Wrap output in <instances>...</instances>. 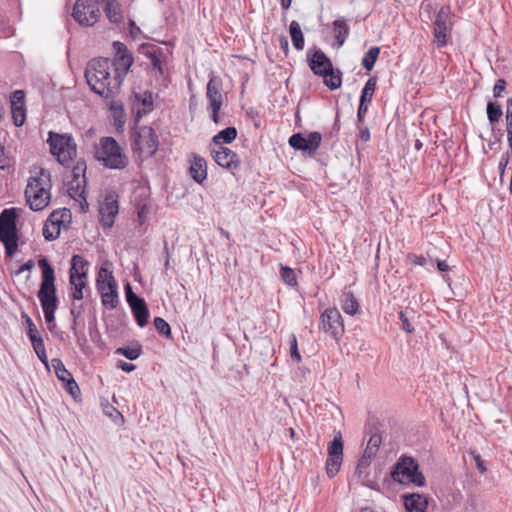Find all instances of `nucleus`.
<instances>
[{
  "mask_svg": "<svg viewBox=\"0 0 512 512\" xmlns=\"http://www.w3.org/2000/svg\"><path fill=\"white\" fill-rule=\"evenodd\" d=\"M141 351V346L120 347L116 350V354L123 355L129 360H136L141 355Z\"/></svg>",
  "mask_w": 512,
  "mask_h": 512,
  "instance_id": "38",
  "label": "nucleus"
},
{
  "mask_svg": "<svg viewBox=\"0 0 512 512\" xmlns=\"http://www.w3.org/2000/svg\"><path fill=\"white\" fill-rule=\"evenodd\" d=\"M36 355L41 360V362L43 364H45V366H48V358H47V355H46V350L42 351L41 353L39 352V354H36Z\"/></svg>",
  "mask_w": 512,
  "mask_h": 512,
  "instance_id": "63",
  "label": "nucleus"
},
{
  "mask_svg": "<svg viewBox=\"0 0 512 512\" xmlns=\"http://www.w3.org/2000/svg\"><path fill=\"white\" fill-rule=\"evenodd\" d=\"M141 101L143 109L138 111V114L143 112L144 114L150 112L153 109V96L150 92H144L141 95L136 96Z\"/></svg>",
  "mask_w": 512,
  "mask_h": 512,
  "instance_id": "40",
  "label": "nucleus"
},
{
  "mask_svg": "<svg viewBox=\"0 0 512 512\" xmlns=\"http://www.w3.org/2000/svg\"><path fill=\"white\" fill-rule=\"evenodd\" d=\"M60 235V229L52 225L50 221H46L43 227V236L47 241H53Z\"/></svg>",
  "mask_w": 512,
  "mask_h": 512,
  "instance_id": "39",
  "label": "nucleus"
},
{
  "mask_svg": "<svg viewBox=\"0 0 512 512\" xmlns=\"http://www.w3.org/2000/svg\"><path fill=\"white\" fill-rule=\"evenodd\" d=\"M322 136L319 132H311L307 137L302 134L296 133L289 138V144L296 150L308 152L313 155L321 144Z\"/></svg>",
  "mask_w": 512,
  "mask_h": 512,
  "instance_id": "16",
  "label": "nucleus"
},
{
  "mask_svg": "<svg viewBox=\"0 0 512 512\" xmlns=\"http://www.w3.org/2000/svg\"><path fill=\"white\" fill-rule=\"evenodd\" d=\"M474 460H475L476 467L479 470V472L484 473L486 471V468L484 466V463H483L480 455L479 454L474 455Z\"/></svg>",
  "mask_w": 512,
  "mask_h": 512,
  "instance_id": "59",
  "label": "nucleus"
},
{
  "mask_svg": "<svg viewBox=\"0 0 512 512\" xmlns=\"http://www.w3.org/2000/svg\"><path fill=\"white\" fill-rule=\"evenodd\" d=\"M16 211L4 209L0 214V241L5 246L7 256L11 257L18 247Z\"/></svg>",
  "mask_w": 512,
  "mask_h": 512,
  "instance_id": "6",
  "label": "nucleus"
},
{
  "mask_svg": "<svg viewBox=\"0 0 512 512\" xmlns=\"http://www.w3.org/2000/svg\"><path fill=\"white\" fill-rule=\"evenodd\" d=\"M85 77L91 90L103 98H114L120 91L122 81L114 73L108 58L91 60L85 70Z\"/></svg>",
  "mask_w": 512,
  "mask_h": 512,
  "instance_id": "1",
  "label": "nucleus"
},
{
  "mask_svg": "<svg viewBox=\"0 0 512 512\" xmlns=\"http://www.w3.org/2000/svg\"><path fill=\"white\" fill-rule=\"evenodd\" d=\"M24 98L25 94L22 90L14 91L11 96V113L13 122L17 127L22 126L26 120Z\"/></svg>",
  "mask_w": 512,
  "mask_h": 512,
  "instance_id": "19",
  "label": "nucleus"
},
{
  "mask_svg": "<svg viewBox=\"0 0 512 512\" xmlns=\"http://www.w3.org/2000/svg\"><path fill=\"white\" fill-rule=\"evenodd\" d=\"M380 54V48L377 46L371 47L364 55L362 59V65L367 71H371L375 65V62Z\"/></svg>",
  "mask_w": 512,
  "mask_h": 512,
  "instance_id": "33",
  "label": "nucleus"
},
{
  "mask_svg": "<svg viewBox=\"0 0 512 512\" xmlns=\"http://www.w3.org/2000/svg\"><path fill=\"white\" fill-rule=\"evenodd\" d=\"M349 32H350L349 25L347 24V22L344 18L336 19L333 22V33H334V37L337 41L338 47H341L345 43V41L349 35Z\"/></svg>",
  "mask_w": 512,
  "mask_h": 512,
  "instance_id": "28",
  "label": "nucleus"
},
{
  "mask_svg": "<svg viewBox=\"0 0 512 512\" xmlns=\"http://www.w3.org/2000/svg\"><path fill=\"white\" fill-rule=\"evenodd\" d=\"M413 263L423 266L426 263V259L423 256H413Z\"/></svg>",
  "mask_w": 512,
  "mask_h": 512,
  "instance_id": "62",
  "label": "nucleus"
},
{
  "mask_svg": "<svg viewBox=\"0 0 512 512\" xmlns=\"http://www.w3.org/2000/svg\"><path fill=\"white\" fill-rule=\"evenodd\" d=\"M94 157L109 169L122 170L129 164V159L113 137H102L95 145Z\"/></svg>",
  "mask_w": 512,
  "mask_h": 512,
  "instance_id": "3",
  "label": "nucleus"
},
{
  "mask_svg": "<svg viewBox=\"0 0 512 512\" xmlns=\"http://www.w3.org/2000/svg\"><path fill=\"white\" fill-rule=\"evenodd\" d=\"M502 116V108L499 104L488 102L487 104V117L491 124L500 120Z\"/></svg>",
  "mask_w": 512,
  "mask_h": 512,
  "instance_id": "37",
  "label": "nucleus"
},
{
  "mask_svg": "<svg viewBox=\"0 0 512 512\" xmlns=\"http://www.w3.org/2000/svg\"><path fill=\"white\" fill-rule=\"evenodd\" d=\"M289 33L296 50H302L304 48V36L297 21H292L289 25Z\"/></svg>",
  "mask_w": 512,
  "mask_h": 512,
  "instance_id": "30",
  "label": "nucleus"
},
{
  "mask_svg": "<svg viewBox=\"0 0 512 512\" xmlns=\"http://www.w3.org/2000/svg\"><path fill=\"white\" fill-rule=\"evenodd\" d=\"M38 265L42 269V282L38 291V298L44 312L45 320L51 323L55 320V311L58 302L56 287L54 285V269L46 258H41L38 261Z\"/></svg>",
  "mask_w": 512,
  "mask_h": 512,
  "instance_id": "2",
  "label": "nucleus"
},
{
  "mask_svg": "<svg viewBox=\"0 0 512 512\" xmlns=\"http://www.w3.org/2000/svg\"><path fill=\"white\" fill-rule=\"evenodd\" d=\"M321 76L324 77V83L325 85L330 88L331 90H335L341 86L342 80H341V73L340 71H337V73H334L333 66L331 67V70L327 73H323Z\"/></svg>",
  "mask_w": 512,
  "mask_h": 512,
  "instance_id": "34",
  "label": "nucleus"
},
{
  "mask_svg": "<svg viewBox=\"0 0 512 512\" xmlns=\"http://www.w3.org/2000/svg\"><path fill=\"white\" fill-rule=\"evenodd\" d=\"M343 461V442L341 434L334 437L328 446V458L326 460V472L330 478H333L340 469Z\"/></svg>",
  "mask_w": 512,
  "mask_h": 512,
  "instance_id": "14",
  "label": "nucleus"
},
{
  "mask_svg": "<svg viewBox=\"0 0 512 512\" xmlns=\"http://www.w3.org/2000/svg\"><path fill=\"white\" fill-rule=\"evenodd\" d=\"M399 319L402 324V329L406 331L407 333H411L413 331V327L411 326L408 315L406 311H400L399 312Z\"/></svg>",
  "mask_w": 512,
  "mask_h": 512,
  "instance_id": "48",
  "label": "nucleus"
},
{
  "mask_svg": "<svg viewBox=\"0 0 512 512\" xmlns=\"http://www.w3.org/2000/svg\"><path fill=\"white\" fill-rule=\"evenodd\" d=\"M221 81L216 77H211L207 84L206 96L209 101V107H221L223 96L221 94Z\"/></svg>",
  "mask_w": 512,
  "mask_h": 512,
  "instance_id": "21",
  "label": "nucleus"
},
{
  "mask_svg": "<svg viewBox=\"0 0 512 512\" xmlns=\"http://www.w3.org/2000/svg\"><path fill=\"white\" fill-rule=\"evenodd\" d=\"M9 166H10V160L5 155V148H4V146L0 143V169H5V168H7Z\"/></svg>",
  "mask_w": 512,
  "mask_h": 512,
  "instance_id": "52",
  "label": "nucleus"
},
{
  "mask_svg": "<svg viewBox=\"0 0 512 512\" xmlns=\"http://www.w3.org/2000/svg\"><path fill=\"white\" fill-rule=\"evenodd\" d=\"M290 356L294 361L298 363L301 361V355L298 350L297 338L294 334L290 336Z\"/></svg>",
  "mask_w": 512,
  "mask_h": 512,
  "instance_id": "45",
  "label": "nucleus"
},
{
  "mask_svg": "<svg viewBox=\"0 0 512 512\" xmlns=\"http://www.w3.org/2000/svg\"><path fill=\"white\" fill-rule=\"evenodd\" d=\"M23 318H25V322L27 324V334L29 339L33 340L34 338L39 337L40 335L32 319L27 314H23Z\"/></svg>",
  "mask_w": 512,
  "mask_h": 512,
  "instance_id": "46",
  "label": "nucleus"
},
{
  "mask_svg": "<svg viewBox=\"0 0 512 512\" xmlns=\"http://www.w3.org/2000/svg\"><path fill=\"white\" fill-rule=\"evenodd\" d=\"M506 81L504 79H498L493 87V95L496 98L502 96V93L505 91Z\"/></svg>",
  "mask_w": 512,
  "mask_h": 512,
  "instance_id": "49",
  "label": "nucleus"
},
{
  "mask_svg": "<svg viewBox=\"0 0 512 512\" xmlns=\"http://www.w3.org/2000/svg\"><path fill=\"white\" fill-rule=\"evenodd\" d=\"M437 267L442 272L449 270V265L446 263V261H438Z\"/></svg>",
  "mask_w": 512,
  "mask_h": 512,
  "instance_id": "64",
  "label": "nucleus"
},
{
  "mask_svg": "<svg viewBox=\"0 0 512 512\" xmlns=\"http://www.w3.org/2000/svg\"><path fill=\"white\" fill-rule=\"evenodd\" d=\"M506 119L507 129H512V99H508L507 101Z\"/></svg>",
  "mask_w": 512,
  "mask_h": 512,
  "instance_id": "54",
  "label": "nucleus"
},
{
  "mask_svg": "<svg viewBox=\"0 0 512 512\" xmlns=\"http://www.w3.org/2000/svg\"><path fill=\"white\" fill-rule=\"evenodd\" d=\"M117 366L123 370L124 372H132L134 369H135V365L132 364V363H128V362H124V361H119Z\"/></svg>",
  "mask_w": 512,
  "mask_h": 512,
  "instance_id": "56",
  "label": "nucleus"
},
{
  "mask_svg": "<svg viewBox=\"0 0 512 512\" xmlns=\"http://www.w3.org/2000/svg\"><path fill=\"white\" fill-rule=\"evenodd\" d=\"M115 57L111 63L113 64L114 73L122 81L132 66L134 59L125 44L116 41L113 43Z\"/></svg>",
  "mask_w": 512,
  "mask_h": 512,
  "instance_id": "13",
  "label": "nucleus"
},
{
  "mask_svg": "<svg viewBox=\"0 0 512 512\" xmlns=\"http://www.w3.org/2000/svg\"><path fill=\"white\" fill-rule=\"evenodd\" d=\"M189 173L197 183H202L207 177V164L205 159L195 156L191 162Z\"/></svg>",
  "mask_w": 512,
  "mask_h": 512,
  "instance_id": "24",
  "label": "nucleus"
},
{
  "mask_svg": "<svg viewBox=\"0 0 512 512\" xmlns=\"http://www.w3.org/2000/svg\"><path fill=\"white\" fill-rule=\"evenodd\" d=\"M372 459H373V457H370L366 454L362 455V457L359 459L357 467H356V473L359 476H361L363 473H365V470L370 466Z\"/></svg>",
  "mask_w": 512,
  "mask_h": 512,
  "instance_id": "44",
  "label": "nucleus"
},
{
  "mask_svg": "<svg viewBox=\"0 0 512 512\" xmlns=\"http://www.w3.org/2000/svg\"><path fill=\"white\" fill-rule=\"evenodd\" d=\"M210 111H211V118L213 120V122L215 124H219L220 123V116H219V111L221 109V107H209Z\"/></svg>",
  "mask_w": 512,
  "mask_h": 512,
  "instance_id": "58",
  "label": "nucleus"
},
{
  "mask_svg": "<svg viewBox=\"0 0 512 512\" xmlns=\"http://www.w3.org/2000/svg\"><path fill=\"white\" fill-rule=\"evenodd\" d=\"M30 341L32 343V347L36 354H39V352L41 353L42 351L45 350L44 341L41 336L34 338L33 340H30Z\"/></svg>",
  "mask_w": 512,
  "mask_h": 512,
  "instance_id": "50",
  "label": "nucleus"
},
{
  "mask_svg": "<svg viewBox=\"0 0 512 512\" xmlns=\"http://www.w3.org/2000/svg\"><path fill=\"white\" fill-rule=\"evenodd\" d=\"M154 326L160 335H163L167 338H169L171 336L170 325L163 318L156 317L154 319Z\"/></svg>",
  "mask_w": 512,
  "mask_h": 512,
  "instance_id": "42",
  "label": "nucleus"
},
{
  "mask_svg": "<svg viewBox=\"0 0 512 512\" xmlns=\"http://www.w3.org/2000/svg\"><path fill=\"white\" fill-rule=\"evenodd\" d=\"M132 309L133 315L136 319L137 324L140 327H144L148 323L149 311L144 299H140L132 304H129Z\"/></svg>",
  "mask_w": 512,
  "mask_h": 512,
  "instance_id": "25",
  "label": "nucleus"
},
{
  "mask_svg": "<svg viewBox=\"0 0 512 512\" xmlns=\"http://www.w3.org/2000/svg\"><path fill=\"white\" fill-rule=\"evenodd\" d=\"M51 364H52V367L54 369V372H55L57 378L60 381L65 382L72 378L71 373L65 368L62 360H60L58 358H54V359H52Z\"/></svg>",
  "mask_w": 512,
  "mask_h": 512,
  "instance_id": "35",
  "label": "nucleus"
},
{
  "mask_svg": "<svg viewBox=\"0 0 512 512\" xmlns=\"http://www.w3.org/2000/svg\"><path fill=\"white\" fill-rule=\"evenodd\" d=\"M71 219V211L67 208H63L53 211L47 220L50 221L52 225L57 226L61 230V227H66V225L71 222Z\"/></svg>",
  "mask_w": 512,
  "mask_h": 512,
  "instance_id": "27",
  "label": "nucleus"
},
{
  "mask_svg": "<svg viewBox=\"0 0 512 512\" xmlns=\"http://www.w3.org/2000/svg\"><path fill=\"white\" fill-rule=\"evenodd\" d=\"M140 52L149 60L147 64L151 67V72L155 76L163 75V59L165 55L162 48L154 44H143L140 47Z\"/></svg>",
  "mask_w": 512,
  "mask_h": 512,
  "instance_id": "17",
  "label": "nucleus"
},
{
  "mask_svg": "<svg viewBox=\"0 0 512 512\" xmlns=\"http://www.w3.org/2000/svg\"><path fill=\"white\" fill-rule=\"evenodd\" d=\"M377 84V78L376 77H370L367 82L364 85V88L362 89L361 96H360V102L362 103H370Z\"/></svg>",
  "mask_w": 512,
  "mask_h": 512,
  "instance_id": "32",
  "label": "nucleus"
},
{
  "mask_svg": "<svg viewBox=\"0 0 512 512\" xmlns=\"http://www.w3.org/2000/svg\"><path fill=\"white\" fill-rule=\"evenodd\" d=\"M237 136V130L235 127H227L220 131L213 137V142L216 145L221 146L222 144L231 143Z\"/></svg>",
  "mask_w": 512,
  "mask_h": 512,
  "instance_id": "31",
  "label": "nucleus"
},
{
  "mask_svg": "<svg viewBox=\"0 0 512 512\" xmlns=\"http://www.w3.org/2000/svg\"><path fill=\"white\" fill-rule=\"evenodd\" d=\"M66 384V390L68 393L73 397L76 398L77 395L80 393V389L76 381L73 379V377L67 381L64 382Z\"/></svg>",
  "mask_w": 512,
  "mask_h": 512,
  "instance_id": "47",
  "label": "nucleus"
},
{
  "mask_svg": "<svg viewBox=\"0 0 512 512\" xmlns=\"http://www.w3.org/2000/svg\"><path fill=\"white\" fill-rule=\"evenodd\" d=\"M158 136L154 129L149 126L141 127L134 139L133 149L142 158L152 157L158 150Z\"/></svg>",
  "mask_w": 512,
  "mask_h": 512,
  "instance_id": "9",
  "label": "nucleus"
},
{
  "mask_svg": "<svg viewBox=\"0 0 512 512\" xmlns=\"http://www.w3.org/2000/svg\"><path fill=\"white\" fill-rule=\"evenodd\" d=\"M508 162H509V154L505 153V154L502 155V157L500 159V162H499V170H500L501 174L504 173L505 168H506Z\"/></svg>",
  "mask_w": 512,
  "mask_h": 512,
  "instance_id": "57",
  "label": "nucleus"
},
{
  "mask_svg": "<svg viewBox=\"0 0 512 512\" xmlns=\"http://www.w3.org/2000/svg\"><path fill=\"white\" fill-rule=\"evenodd\" d=\"M309 67L312 72L316 75H322L331 70L332 63L330 59L321 50H316L311 56H309Z\"/></svg>",
  "mask_w": 512,
  "mask_h": 512,
  "instance_id": "20",
  "label": "nucleus"
},
{
  "mask_svg": "<svg viewBox=\"0 0 512 512\" xmlns=\"http://www.w3.org/2000/svg\"><path fill=\"white\" fill-rule=\"evenodd\" d=\"M394 481L401 484H415L416 486H424L425 477L418 470L417 462L411 457H401L396 463L391 473Z\"/></svg>",
  "mask_w": 512,
  "mask_h": 512,
  "instance_id": "7",
  "label": "nucleus"
},
{
  "mask_svg": "<svg viewBox=\"0 0 512 512\" xmlns=\"http://www.w3.org/2000/svg\"><path fill=\"white\" fill-rule=\"evenodd\" d=\"M281 277H282L283 281L290 286H294L297 284L296 274H295L294 270L289 267H286V266L281 267Z\"/></svg>",
  "mask_w": 512,
  "mask_h": 512,
  "instance_id": "43",
  "label": "nucleus"
},
{
  "mask_svg": "<svg viewBox=\"0 0 512 512\" xmlns=\"http://www.w3.org/2000/svg\"><path fill=\"white\" fill-rule=\"evenodd\" d=\"M452 29L451 10L448 6H442L433 22V43L438 47L447 45Z\"/></svg>",
  "mask_w": 512,
  "mask_h": 512,
  "instance_id": "10",
  "label": "nucleus"
},
{
  "mask_svg": "<svg viewBox=\"0 0 512 512\" xmlns=\"http://www.w3.org/2000/svg\"><path fill=\"white\" fill-rule=\"evenodd\" d=\"M118 211L117 195L114 192L107 193L99 206L100 222L104 228H111L113 226Z\"/></svg>",
  "mask_w": 512,
  "mask_h": 512,
  "instance_id": "15",
  "label": "nucleus"
},
{
  "mask_svg": "<svg viewBox=\"0 0 512 512\" xmlns=\"http://www.w3.org/2000/svg\"><path fill=\"white\" fill-rule=\"evenodd\" d=\"M340 305L342 310L348 315H355L358 312L359 304L354 294L349 290H344L340 296Z\"/></svg>",
  "mask_w": 512,
  "mask_h": 512,
  "instance_id": "26",
  "label": "nucleus"
},
{
  "mask_svg": "<svg viewBox=\"0 0 512 512\" xmlns=\"http://www.w3.org/2000/svg\"><path fill=\"white\" fill-rule=\"evenodd\" d=\"M50 188V173L44 169H41L39 176L29 179L25 196L32 210L40 211L48 206L51 198Z\"/></svg>",
  "mask_w": 512,
  "mask_h": 512,
  "instance_id": "4",
  "label": "nucleus"
},
{
  "mask_svg": "<svg viewBox=\"0 0 512 512\" xmlns=\"http://www.w3.org/2000/svg\"><path fill=\"white\" fill-rule=\"evenodd\" d=\"M214 161L231 172L237 170L240 165V159L238 155L231 149L223 146H219L213 152Z\"/></svg>",
  "mask_w": 512,
  "mask_h": 512,
  "instance_id": "18",
  "label": "nucleus"
},
{
  "mask_svg": "<svg viewBox=\"0 0 512 512\" xmlns=\"http://www.w3.org/2000/svg\"><path fill=\"white\" fill-rule=\"evenodd\" d=\"M51 153L63 166H70L77 155V145L71 135L49 133Z\"/></svg>",
  "mask_w": 512,
  "mask_h": 512,
  "instance_id": "5",
  "label": "nucleus"
},
{
  "mask_svg": "<svg viewBox=\"0 0 512 512\" xmlns=\"http://www.w3.org/2000/svg\"><path fill=\"white\" fill-rule=\"evenodd\" d=\"M74 283H70L72 286L71 296L74 300L83 299V289L86 286V279H77L73 281Z\"/></svg>",
  "mask_w": 512,
  "mask_h": 512,
  "instance_id": "41",
  "label": "nucleus"
},
{
  "mask_svg": "<svg viewBox=\"0 0 512 512\" xmlns=\"http://www.w3.org/2000/svg\"><path fill=\"white\" fill-rule=\"evenodd\" d=\"M99 7L97 0H77L74 9L73 17L80 24L91 26L98 21Z\"/></svg>",
  "mask_w": 512,
  "mask_h": 512,
  "instance_id": "11",
  "label": "nucleus"
},
{
  "mask_svg": "<svg viewBox=\"0 0 512 512\" xmlns=\"http://www.w3.org/2000/svg\"><path fill=\"white\" fill-rule=\"evenodd\" d=\"M88 261H86L80 255H73L71 259V268H70V283H74L73 281L77 279H86L87 271H88Z\"/></svg>",
  "mask_w": 512,
  "mask_h": 512,
  "instance_id": "22",
  "label": "nucleus"
},
{
  "mask_svg": "<svg viewBox=\"0 0 512 512\" xmlns=\"http://www.w3.org/2000/svg\"><path fill=\"white\" fill-rule=\"evenodd\" d=\"M368 103H359L358 111H357V120L359 123L363 122L364 117L368 111Z\"/></svg>",
  "mask_w": 512,
  "mask_h": 512,
  "instance_id": "53",
  "label": "nucleus"
},
{
  "mask_svg": "<svg viewBox=\"0 0 512 512\" xmlns=\"http://www.w3.org/2000/svg\"><path fill=\"white\" fill-rule=\"evenodd\" d=\"M359 137L362 141L367 142L370 139V131L367 127L360 130Z\"/></svg>",
  "mask_w": 512,
  "mask_h": 512,
  "instance_id": "60",
  "label": "nucleus"
},
{
  "mask_svg": "<svg viewBox=\"0 0 512 512\" xmlns=\"http://www.w3.org/2000/svg\"><path fill=\"white\" fill-rule=\"evenodd\" d=\"M404 505L408 512H424L427 508V499L420 494L403 495Z\"/></svg>",
  "mask_w": 512,
  "mask_h": 512,
  "instance_id": "23",
  "label": "nucleus"
},
{
  "mask_svg": "<svg viewBox=\"0 0 512 512\" xmlns=\"http://www.w3.org/2000/svg\"><path fill=\"white\" fill-rule=\"evenodd\" d=\"M34 267V261L28 260L26 263L21 265L19 269L15 272V275H19L23 273L24 271H30Z\"/></svg>",
  "mask_w": 512,
  "mask_h": 512,
  "instance_id": "55",
  "label": "nucleus"
},
{
  "mask_svg": "<svg viewBox=\"0 0 512 512\" xmlns=\"http://www.w3.org/2000/svg\"><path fill=\"white\" fill-rule=\"evenodd\" d=\"M96 284L101 294L102 304L110 309L115 308L118 304V292L117 283L112 271L101 267L98 272Z\"/></svg>",
  "mask_w": 512,
  "mask_h": 512,
  "instance_id": "8",
  "label": "nucleus"
},
{
  "mask_svg": "<svg viewBox=\"0 0 512 512\" xmlns=\"http://www.w3.org/2000/svg\"><path fill=\"white\" fill-rule=\"evenodd\" d=\"M97 1L100 2V0ZM101 2L104 4V9L108 19L112 23L121 22L123 16L119 3L116 0H101Z\"/></svg>",
  "mask_w": 512,
  "mask_h": 512,
  "instance_id": "29",
  "label": "nucleus"
},
{
  "mask_svg": "<svg viewBox=\"0 0 512 512\" xmlns=\"http://www.w3.org/2000/svg\"><path fill=\"white\" fill-rule=\"evenodd\" d=\"M381 443H382L381 436L377 433L372 434L368 440L367 446H366L363 454H366V455L374 458L378 452V449H379Z\"/></svg>",
  "mask_w": 512,
  "mask_h": 512,
  "instance_id": "36",
  "label": "nucleus"
},
{
  "mask_svg": "<svg viewBox=\"0 0 512 512\" xmlns=\"http://www.w3.org/2000/svg\"><path fill=\"white\" fill-rule=\"evenodd\" d=\"M125 293L128 304H132L133 302H136L141 299L132 291L130 284H127L125 286Z\"/></svg>",
  "mask_w": 512,
  "mask_h": 512,
  "instance_id": "51",
  "label": "nucleus"
},
{
  "mask_svg": "<svg viewBox=\"0 0 512 512\" xmlns=\"http://www.w3.org/2000/svg\"><path fill=\"white\" fill-rule=\"evenodd\" d=\"M279 42H280L281 49L285 52V54H287L289 51V43H288L287 37L281 36L279 38Z\"/></svg>",
  "mask_w": 512,
  "mask_h": 512,
  "instance_id": "61",
  "label": "nucleus"
},
{
  "mask_svg": "<svg viewBox=\"0 0 512 512\" xmlns=\"http://www.w3.org/2000/svg\"><path fill=\"white\" fill-rule=\"evenodd\" d=\"M320 329L339 340L344 333L342 316L338 309L328 308L321 314Z\"/></svg>",
  "mask_w": 512,
  "mask_h": 512,
  "instance_id": "12",
  "label": "nucleus"
}]
</instances>
